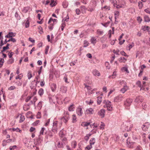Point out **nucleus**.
Returning <instances> with one entry per match:
<instances>
[{"instance_id":"1a4fd4ad","label":"nucleus","mask_w":150,"mask_h":150,"mask_svg":"<svg viewBox=\"0 0 150 150\" xmlns=\"http://www.w3.org/2000/svg\"><path fill=\"white\" fill-rule=\"evenodd\" d=\"M76 113L78 115L81 116L83 114L82 109L80 108H78L76 109Z\"/></svg>"},{"instance_id":"4c0bfd02","label":"nucleus","mask_w":150,"mask_h":150,"mask_svg":"<svg viewBox=\"0 0 150 150\" xmlns=\"http://www.w3.org/2000/svg\"><path fill=\"white\" fill-rule=\"evenodd\" d=\"M149 28H150L149 26L145 25L144 26L143 29L144 31H146V30H148Z\"/></svg>"},{"instance_id":"4d7b16f0","label":"nucleus","mask_w":150,"mask_h":150,"mask_svg":"<svg viewBox=\"0 0 150 150\" xmlns=\"http://www.w3.org/2000/svg\"><path fill=\"white\" fill-rule=\"evenodd\" d=\"M64 80L65 81V82L67 83L68 81H67V76H66V75H65V76H64Z\"/></svg>"},{"instance_id":"f3484780","label":"nucleus","mask_w":150,"mask_h":150,"mask_svg":"<svg viewBox=\"0 0 150 150\" xmlns=\"http://www.w3.org/2000/svg\"><path fill=\"white\" fill-rule=\"evenodd\" d=\"M102 100V97L99 96L97 98V103L98 105L100 104Z\"/></svg>"},{"instance_id":"7c9ffc66","label":"nucleus","mask_w":150,"mask_h":150,"mask_svg":"<svg viewBox=\"0 0 150 150\" xmlns=\"http://www.w3.org/2000/svg\"><path fill=\"white\" fill-rule=\"evenodd\" d=\"M14 62V59L13 58H11V59H9L8 61V64H11Z\"/></svg>"},{"instance_id":"72a5a7b5","label":"nucleus","mask_w":150,"mask_h":150,"mask_svg":"<svg viewBox=\"0 0 150 150\" xmlns=\"http://www.w3.org/2000/svg\"><path fill=\"white\" fill-rule=\"evenodd\" d=\"M62 6L64 8H66L68 6V4L66 2H63L62 3Z\"/></svg>"},{"instance_id":"a878e982","label":"nucleus","mask_w":150,"mask_h":150,"mask_svg":"<svg viewBox=\"0 0 150 150\" xmlns=\"http://www.w3.org/2000/svg\"><path fill=\"white\" fill-rule=\"evenodd\" d=\"M124 60H125V61H126V59H125V58L124 57H121L119 58V62H125V61Z\"/></svg>"},{"instance_id":"a19ab883","label":"nucleus","mask_w":150,"mask_h":150,"mask_svg":"<svg viewBox=\"0 0 150 150\" xmlns=\"http://www.w3.org/2000/svg\"><path fill=\"white\" fill-rule=\"evenodd\" d=\"M32 96H28L26 98L25 101L26 102H28L31 98Z\"/></svg>"},{"instance_id":"2eb2a0df","label":"nucleus","mask_w":150,"mask_h":150,"mask_svg":"<svg viewBox=\"0 0 150 150\" xmlns=\"http://www.w3.org/2000/svg\"><path fill=\"white\" fill-rule=\"evenodd\" d=\"M57 4V3L54 1V0H51V2L50 3V5L51 7H53L55 6Z\"/></svg>"},{"instance_id":"37998d69","label":"nucleus","mask_w":150,"mask_h":150,"mask_svg":"<svg viewBox=\"0 0 150 150\" xmlns=\"http://www.w3.org/2000/svg\"><path fill=\"white\" fill-rule=\"evenodd\" d=\"M16 89L15 86H11L8 88V90H13Z\"/></svg>"},{"instance_id":"c85d7f7f","label":"nucleus","mask_w":150,"mask_h":150,"mask_svg":"<svg viewBox=\"0 0 150 150\" xmlns=\"http://www.w3.org/2000/svg\"><path fill=\"white\" fill-rule=\"evenodd\" d=\"M96 39L94 37H92L91 39V43H95L96 42Z\"/></svg>"},{"instance_id":"774afa93","label":"nucleus","mask_w":150,"mask_h":150,"mask_svg":"<svg viewBox=\"0 0 150 150\" xmlns=\"http://www.w3.org/2000/svg\"><path fill=\"white\" fill-rule=\"evenodd\" d=\"M97 32L100 35H102L103 33V31H100L99 30H97Z\"/></svg>"},{"instance_id":"8fccbe9b","label":"nucleus","mask_w":150,"mask_h":150,"mask_svg":"<svg viewBox=\"0 0 150 150\" xmlns=\"http://www.w3.org/2000/svg\"><path fill=\"white\" fill-rule=\"evenodd\" d=\"M120 54L122 56H127V57H128V55L126 54L125 53L124 51H121L120 52Z\"/></svg>"},{"instance_id":"680f3d73","label":"nucleus","mask_w":150,"mask_h":150,"mask_svg":"<svg viewBox=\"0 0 150 150\" xmlns=\"http://www.w3.org/2000/svg\"><path fill=\"white\" fill-rule=\"evenodd\" d=\"M86 56H87V57H88L89 58H91L92 57V55H91V54L90 53H88V54H87L86 55Z\"/></svg>"},{"instance_id":"f704fd0d","label":"nucleus","mask_w":150,"mask_h":150,"mask_svg":"<svg viewBox=\"0 0 150 150\" xmlns=\"http://www.w3.org/2000/svg\"><path fill=\"white\" fill-rule=\"evenodd\" d=\"M12 141V139H9L6 140H4L3 141V142H6L7 143H9Z\"/></svg>"},{"instance_id":"69168bd1","label":"nucleus","mask_w":150,"mask_h":150,"mask_svg":"<svg viewBox=\"0 0 150 150\" xmlns=\"http://www.w3.org/2000/svg\"><path fill=\"white\" fill-rule=\"evenodd\" d=\"M13 54L14 53L13 52H11L10 54H8V55L9 57L10 58H12V57Z\"/></svg>"},{"instance_id":"338daca9","label":"nucleus","mask_w":150,"mask_h":150,"mask_svg":"<svg viewBox=\"0 0 150 150\" xmlns=\"http://www.w3.org/2000/svg\"><path fill=\"white\" fill-rule=\"evenodd\" d=\"M29 40L33 43H34L35 42V40H34L32 39V38H29Z\"/></svg>"},{"instance_id":"a18cd8bd","label":"nucleus","mask_w":150,"mask_h":150,"mask_svg":"<svg viewBox=\"0 0 150 150\" xmlns=\"http://www.w3.org/2000/svg\"><path fill=\"white\" fill-rule=\"evenodd\" d=\"M137 20L139 23H141L142 21V19L139 16L137 17Z\"/></svg>"},{"instance_id":"aec40b11","label":"nucleus","mask_w":150,"mask_h":150,"mask_svg":"<svg viewBox=\"0 0 150 150\" xmlns=\"http://www.w3.org/2000/svg\"><path fill=\"white\" fill-rule=\"evenodd\" d=\"M51 88L52 91H54L56 88V84L53 83L52 84Z\"/></svg>"},{"instance_id":"cd10ccee","label":"nucleus","mask_w":150,"mask_h":150,"mask_svg":"<svg viewBox=\"0 0 150 150\" xmlns=\"http://www.w3.org/2000/svg\"><path fill=\"white\" fill-rule=\"evenodd\" d=\"M12 131H16L17 132H18L20 133H21V131L20 129L18 127L16 128H12Z\"/></svg>"},{"instance_id":"a211bd4d","label":"nucleus","mask_w":150,"mask_h":150,"mask_svg":"<svg viewBox=\"0 0 150 150\" xmlns=\"http://www.w3.org/2000/svg\"><path fill=\"white\" fill-rule=\"evenodd\" d=\"M92 135L91 134H87L84 137V139L86 141H88L89 137H90Z\"/></svg>"},{"instance_id":"49530a36","label":"nucleus","mask_w":150,"mask_h":150,"mask_svg":"<svg viewBox=\"0 0 150 150\" xmlns=\"http://www.w3.org/2000/svg\"><path fill=\"white\" fill-rule=\"evenodd\" d=\"M113 5L114 7H116V8H120L122 6L119 5H117V4L114 3L113 4Z\"/></svg>"},{"instance_id":"3c124183","label":"nucleus","mask_w":150,"mask_h":150,"mask_svg":"<svg viewBox=\"0 0 150 150\" xmlns=\"http://www.w3.org/2000/svg\"><path fill=\"white\" fill-rule=\"evenodd\" d=\"M17 147L16 145H14L13 146H10L9 147V149L10 150H13Z\"/></svg>"},{"instance_id":"09e8293b","label":"nucleus","mask_w":150,"mask_h":150,"mask_svg":"<svg viewBox=\"0 0 150 150\" xmlns=\"http://www.w3.org/2000/svg\"><path fill=\"white\" fill-rule=\"evenodd\" d=\"M82 10H75V11L77 15H79L81 13V11Z\"/></svg>"},{"instance_id":"393cba45","label":"nucleus","mask_w":150,"mask_h":150,"mask_svg":"<svg viewBox=\"0 0 150 150\" xmlns=\"http://www.w3.org/2000/svg\"><path fill=\"white\" fill-rule=\"evenodd\" d=\"M74 105H70L69 108V110L70 111H72L74 110Z\"/></svg>"},{"instance_id":"2f4dec72","label":"nucleus","mask_w":150,"mask_h":150,"mask_svg":"<svg viewBox=\"0 0 150 150\" xmlns=\"http://www.w3.org/2000/svg\"><path fill=\"white\" fill-rule=\"evenodd\" d=\"M88 41L86 40H84V45L83 47H86L88 46Z\"/></svg>"},{"instance_id":"79ce46f5","label":"nucleus","mask_w":150,"mask_h":150,"mask_svg":"<svg viewBox=\"0 0 150 150\" xmlns=\"http://www.w3.org/2000/svg\"><path fill=\"white\" fill-rule=\"evenodd\" d=\"M101 124L100 126V129H104V126H105L104 124L102 122H101Z\"/></svg>"},{"instance_id":"5701e85b","label":"nucleus","mask_w":150,"mask_h":150,"mask_svg":"<svg viewBox=\"0 0 150 150\" xmlns=\"http://www.w3.org/2000/svg\"><path fill=\"white\" fill-rule=\"evenodd\" d=\"M69 19V17L68 16V14L67 13L66 18H64L62 20V22H64L65 21L67 22Z\"/></svg>"},{"instance_id":"4be33fe9","label":"nucleus","mask_w":150,"mask_h":150,"mask_svg":"<svg viewBox=\"0 0 150 150\" xmlns=\"http://www.w3.org/2000/svg\"><path fill=\"white\" fill-rule=\"evenodd\" d=\"M144 20L145 22H149L150 21V19H149V16L146 15L144 16Z\"/></svg>"},{"instance_id":"412c9836","label":"nucleus","mask_w":150,"mask_h":150,"mask_svg":"<svg viewBox=\"0 0 150 150\" xmlns=\"http://www.w3.org/2000/svg\"><path fill=\"white\" fill-rule=\"evenodd\" d=\"M114 15H115V19H116L119 15V12L117 11H115L114 12Z\"/></svg>"},{"instance_id":"5fc2aeb1","label":"nucleus","mask_w":150,"mask_h":150,"mask_svg":"<svg viewBox=\"0 0 150 150\" xmlns=\"http://www.w3.org/2000/svg\"><path fill=\"white\" fill-rule=\"evenodd\" d=\"M15 16L18 19H19L20 18V17L19 16L18 14L16 12L15 13Z\"/></svg>"},{"instance_id":"423d86ee","label":"nucleus","mask_w":150,"mask_h":150,"mask_svg":"<svg viewBox=\"0 0 150 150\" xmlns=\"http://www.w3.org/2000/svg\"><path fill=\"white\" fill-rule=\"evenodd\" d=\"M69 116L68 115H64L63 117L61 118V119L63 120V122L66 124L69 120Z\"/></svg>"},{"instance_id":"6ab92c4d","label":"nucleus","mask_w":150,"mask_h":150,"mask_svg":"<svg viewBox=\"0 0 150 150\" xmlns=\"http://www.w3.org/2000/svg\"><path fill=\"white\" fill-rule=\"evenodd\" d=\"M76 117L75 115H72V122L73 123H75L76 122Z\"/></svg>"},{"instance_id":"6e6d98bb","label":"nucleus","mask_w":150,"mask_h":150,"mask_svg":"<svg viewBox=\"0 0 150 150\" xmlns=\"http://www.w3.org/2000/svg\"><path fill=\"white\" fill-rule=\"evenodd\" d=\"M136 84L139 87H141V82L140 81H137L136 83Z\"/></svg>"},{"instance_id":"9d476101","label":"nucleus","mask_w":150,"mask_h":150,"mask_svg":"<svg viewBox=\"0 0 150 150\" xmlns=\"http://www.w3.org/2000/svg\"><path fill=\"white\" fill-rule=\"evenodd\" d=\"M92 73L93 75L95 76H100V74L99 71L96 69L93 70Z\"/></svg>"},{"instance_id":"c03bdc74","label":"nucleus","mask_w":150,"mask_h":150,"mask_svg":"<svg viewBox=\"0 0 150 150\" xmlns=\"http://www.w3.org/2000/svg\"><path fill=\"white\" fill-rule=\"evenodd\" d=\"M29 23L28 21H26L25 23V27L26 28H27L29 27Z\"/></svg>"},{"instance_id":"e2e57ef3","label":"nucleus","mask_w":150,"mask_h":150,"mask_svg":"<svg viewBox=\"0 0 150 150\" xmlns=\"http://www.w3.org/2000/svg\"><path fill=\"white\" fill-rule=\"evenodd\" d=\"M40 121L39 120L36 121L33 123L34 125H37L40 122Z\"/></svg>"},{"instance_id":"7ed1b4c3","label":"nucleus","mask_w":150,"mask_h":150,"mask_svg":"<svg viewBox=\"0 0 150 150\" xmlns=\"http://www.w3.org/2000/svg\"><path fill=\"white\" fill-rule=\"evenodd\" d=\"M57 122L55 121L54 122L53 124V127L52 128V131L54 133H57Z\"/></svg>"},{"instance_id":"c9c22d12","label":"nucleus","mask_w":150,"mask_h":150,"mask_svg":"<svg viewBox=\"0 0 150 150\" xmlns=\"http://www.w3.org/2000/svg\"><path fill=\"white\" fill-rule=\"evenodd\" d=\"M110 21H108V22L105 23H102V24L105 27H107L108 25L109 24H110Z\"/></svg>"},{"instance_id":"603ef678","label":"nucleus","mask_w":150,"mask_h":150,"mask_svg":"<svg viewBox=\"0 0 150 150\" xmlns=\"http://www.w3.org/2000/svg\"><path fill=\"white\" fill-rule=\"evenodd\" d=\"M45 130V129L44 127H42V128L40 132V134H41L42 135H43V134L44 131Z\"/></svg>"},{"instance_id":"9b49d317","label":"nucleus","mask_w":150,"mask_h":150,"mask_svg":"<svg viewBox=\"0 0 150 150\" xmlns=\"http://www.w3.org/2000/svg\"><path fill=\"white\" fill-rule=\"evenodd\" d=\"M86 112L87 114H92L93 113L94 110L93 108H89L86 110Z\"/></svg>"},{"instance_id":"0e129e2a","label":"nucleus","mask_w":150,"mask_h":150,"mask_svg":"<svg viewBox=\"0 0 150 150\" xmlns=\"http://www.w3.org/2000/svg\"><path fill=\"white\" fill-rule=\"evenodd\" d=\"M45 83V82H44V81H42L40 82V85L41 86H44Z\"/></svg>"},{"instance_id":"e433bc0d","label":"nucleus","mask_w":150,"mask_h":150,"mask_svg":"<svg viewBox=\"0 0 150 150\" xmlns=\"http://www.w3.org/2000/svg\"><path fill=\"white\" fill-rule=\"evenodd\" d=\"M49 46H47L45 49V54H47L48 53V51L49 49Z\"/></svg>"},{"instance_id":"c756f323","label":"nucleus","mask_w":150,"mask_h":150,"mask_svg":"<svg viewBox=\"0 0 150 150\" xmlns=\"http://www.w3.org/2000/svg\"><path fill=\"white\" fill-rule=\"evenodd\" d=\"M8 35L10 38H12V37L15 36V33H14L13 32H9Z\"/></svg>"},{"instance_id":"dca6fc26","label":"nucleus","mask_w":150,"mask_h":150,"mask_svg":"<svg viewBox=\"0 0 150 150\" xmlns=\"http://www.w3.org/2000/svg\"><path fill=\"white\" fill-rule=\"evenodd\" d=\"M96 142L95 139L94 138H92L89 141V144L91 145H93Z\"/></svg>"},{"instance_id":"0eeeda50","label":"nucleus","mask_w":150,"mask_h":150,"mask_svg":"<svg viewBox=\"0 0 150 150\" xmlns=\"http://www.w3.org/2000/svg\"><path fill=\"white\" fill-rule=\"evenodd\" d=\"M105 110L104 109H102L99 111L98 114L101 116L102 118L104 117L105 115Z\"/></svg>"},{"instance_id":"864d4df0","label":"nucleus","mask_w":150,"mask_h":150,"mask_svg":"<svg viewBox=\"0 0 150 150\" xmlns=\"http://www.w3.org/2000/svg\"><path fill=\"white\" fill-rule=\"evenodd\" d=\"M116 76V72L114 71L113 72L112 74V79H114L115 78Z\"/></svg>"},{"instance_id":"b1692460","label":"nucleus","mask_w":150,"mask_h":150,"mask_svg":"<svg viewBox=\"0 0 150 150\" xmlns=\"http://www.w3.org/2000/svg\"><path fill=\"white\" fill-rule=\"evenodd\" d=\"M39 94L41 96L43 93V89L42 88H40L38 92Z\"/></svg>"},{"instance_id":"f257e3e1","label":"nucleus","mask_w":150,"mask_h":150,"mask_svg":"<svg viewBox=\"0 0 150 150\" xmlns=\"http://www.w3.org/2000/svg\"><path fill=\"white\" fill-rule=\"evenodd\" d=\"M133 127L132 125L130 123H127L125 125H123L122 126V129L123 131H129L131 130V128Z\"/></svg>"},{"instance_id":"f03ea898","label":"nucleus","mask_w":150,"mask_h":150,"mask_svg":"<svg viewBox=\"0 0 150 150\" xmlns=\"http://www.w3.org/2000/svg\"><path fill=\"white\" fill-rule=\"evenodd\" d=\"M103 103L105 104L104 105V107L105 108H106L108 110L111 111L112 110V107L110 102L109 101L104 100Z\"/></svg>"},{"instance_id":"bf43d9fd","label":"nucleus","mask_w":150,"mask_h":150,"mask_svg":"<svg viewBox=\"0 0 150 150\" xmlns=\"http://www.w3.org/2000/svg\"><path fill=\"white\" fill-rule=\"evenodd\" d=\"M35 128L33 127H31L30 129V131L31 132H33L35 130Z\"/></svg>"},{"instance_id":"39448f33","label":"nucleus","mask_w":150,"mask_h":150,"mask_svg":"<svg viewBox=\"0 0 150 150\" xmlns=\"http://www.w3.org/2000/svg\"><path fill=\"white\" fill-rule=\"evenodd\" d=\"M133 101L132 99L128 98L124 102V105L126 106H129Z\"/></svg>"},{"instance_id":"473e14b6","label":"nucleus","mask_w":150,"mask_h":150,"mask_svg":"<svg viewBox=\"0 0 150 150\" xmlns=\"http://www.w3.org/2000/svg\"><path fill=\"white\" fill-rule=\"evenodd\" d=\"M25 120L24 116L23 115H21L20 117V120L19 121L20 122H23Z\"/></svg>"},{"instance_id":"58836bf2","label":"nucleus","mask_w":150,"mask_h":150,"mask_svg":"<svg viewBox=\"0 0 150 150\" xmlns=\"http://www.w3.org/2000/svg\"><path fill=\"white\" fill-rule=\"evenodd\" d=\"M54 25L53 23L51 24L50 26H49L48 28L50 30H52L53 29V26Z\"/></svg>"},{"instance_id":"f8f14e48","label":"nucleus","mask_w":150,"mask_h":150,"mask_svg":"<svg viewBox=\"0 0 150 150\" xmlns=\"http://www.w3.org/2000/svg\"><path fill=\"white\" fill-rule=\"evenodd\" d=\"M10 41L12 42H16V40L15 38H11L8 40L6 39L4 41V44H6L7 42Z\"/></svg>"},{"instance_id":"de8ad7c7","label":"nucleus","mask_w":150,"mask_h":150,"mask_svg":"<svg viewBox=\"0 0 150 150\" xmlns=\"http://www.w3.org/2000/svg\"><path fill=\"white\" fill-rule=\"evenodd\" d=\"M38 29L39 30H40V34H42L43 33V31H42V28L40 26L38 27Z\"/></svg>"},{"instance_id":"052dcab7","label":"nucleus","mask_w":150,"mask_h":150,"mask_svg":"<svg viewBox=\"0 0 150 150\" xmlns=\"http://www.w3.org/2000/svg\"><path fill=\"white\" fill-rule=\"evenodd\" d=\"M115 55H113V56H112V58H111V60L110 61V63H112L113 61H114V60L115 59Z\"/></svg>"},{"instance_id":"ea45409f","label":"nucleus","mask_w":150,"mask_h":150,"mask_svg":"<svg viewBox=\"0 0 150 150\" xmlns=\"http://www.w3.org/2000/svg\"><path fill=\"white\" fill-rule=\"evenodd\" d=\"M92 148V145L90 144L87 145L86 147V149H87L88 150L91 149Z\"/></svg>"},{"instance_id":"20e7f679","label":"nucleus","mask_w":150,"mask_h":150,"mask_svg":"<svg viewBox=\"0 0 150 150\" xmlns=\"http://www.w3.org/2000/svg\"><path fill=\"white\" fill-rule=\"evenodd\" d=\"M124 98V97L121 95H120L115 98L114 101L115 102H120L122 101Z\"/></svg>"},{"instance_id":"6e6552de","label":"nucleus","mask_w":150,"mask_h":150,"mask_svg":"<svg viewBox=\"0 0 150 150\" xmlns=\"http://www.w3.org/2000/svg\"><path fill=\"white\" fill-rule=\"evenodd\" d=\"M143 101V98L141 96L137 97L134 100V102L137 103L142 102Z\"/></svg>"},{"instance_id":"13d9d810","label":"nucleus","mask_w":150,"mask_h":150,"mask_svg":"<svg viewBox=\"0 0 150 150\" xmlns=\"http://www.w3.org/2000/svg\"><path fill=\"white\" fill-rule=\"evenodd\" d=\"M42 66L40 67L39 70L38 71V74L39 75H40V74L41 73V71H42Z\"/></svg>"},{"instance_id":"bb28decb","label":"nucleus","mask_w":150,"mask_h":150,"mask_svg":"<svg viewBox=\"0 0 150 150\" xmlns=\"http://www.w3.org/2000/svg\"><path fill=\"white\" fill-rule=\"evenodd\" d=\"M60 89L63 90L62 91V92L64 93H66L67 91V88L65 86H62Z\"/></svg>"},{"instance_id":"4468645a","label":"nucleus","mask_w":150,"mask_h":150,"mask_svg":"<svg viewBox=\"0 0 150 150\" xmlns=\"http://www.w3.org/2000/svg\"><path fill=\"white\" fill-rule=\"evenodd\" d=\"M128 87L127 85H125L120 90V91L122 93H124L127 90Z\"/></svg>"},{"instance_id":"ddd939ff","label":"nucleus","mask_w":150,"mask_h":150,"mask_svg":"<svg viewBox=\"0 0 150 150\" xmlns=\"http://www.w3.org/2000/svg\"><path fill=\"white\" fill-rule=\"evenodd\" d=\"M59 135L61 138H63L65 134L64 133V130L63 129L60 130L59 132Z\"/></svg>"}]
</instances>
